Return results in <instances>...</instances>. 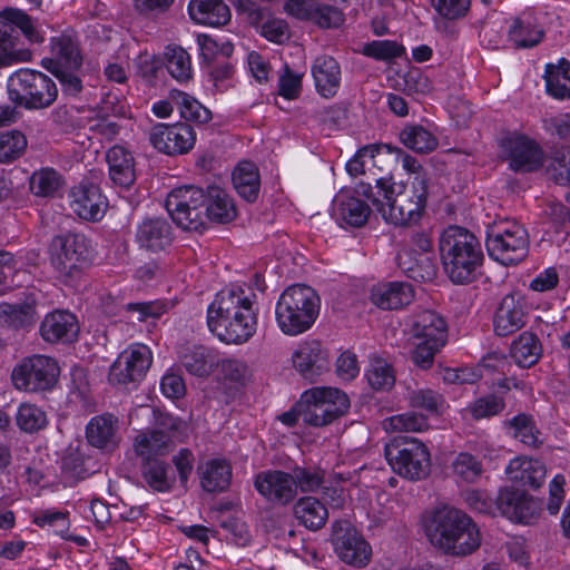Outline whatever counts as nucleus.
I'll return each instance as SVG.
<instances>
[{
    "label": "nucleus",
    "mask_w": 570,
    "mask_h": 570,
    "mask_svg": "<svg viewBox=\"0 0 570 570\" xmlns=\"http://www.w3.org/2000/svg\"><path fill=\"white\" fill-rule=\"evenodd\" d=\"M382 426L387 433L421 432L429 428V422L422 414L406 412L384 419Z\"/></svg>",
    "instance_id": "6e6d98bb"
},
{
    "label": "nucleus",
    "mask_w": 570,
    "mask_h": 570,
    "mask_svg": "<svg viewBox=\"0 0 570 570\" xmlns=\"http://www.w3.org/2000/svg\"><path fill=\"white\" fill-rule=\"evenodd\" d=\"M60 374L58 362L50 356L33 354L19 361L11 372L14 389L27 393L47 392L55 387Z\"/></svg>",
    "instance_id": "f8f14e48"
},
{
    "label": "nucleus",
    "mask_w": 570,
    "mask_h": 570,
    "mask_svg": "<svg viewBox=\"0 0 570 570\" xmlns=\"http://www.w3.org/2000/svg\"><path fill=\"white\" fill-rule=\"evenodd\" d=\"M507 474L510 480L520 485L537 490L546 481L547 468L539 460L517 458L509 463Z\"/></svg>",
    "instance_id": "c756f323"
},
{
    "label": "nucleus",
    "mask_w": 570,
    "mask_h": 570,
    "mask_svg": "<svg viewBox=\"0 0 570 570\" xmlns=\"http://www.w3.org/2000/svg\"><path fill=\"white\" fill-rule=\"evenodd\" d=\"M505 407V402L502 397L490 394L476 399L469 406V412L474 420L489 419L500 414Z\"/></svg>",
    "instance_id": "052dcab7"
},
{
    "label": "nucleus",
    "mask_w": 570,
    "mask_h": 570,
    "mask_svg": "<svg viewBox=\"0 0 570 570\" xmlns=\"http://www.w3.org/2000/svg\"><path fill=\"white\" fill-rule=\"evenodd\" d=\"M332 543L337 557L347 564L356 561V528L347 520L333 524Z\"/></svg>",
    "instance_id": "4c0bfd02"
},
{
    "label": "nucleus",
    "mask_w": 570,
    "mask_h": 570,
    "mask_svg": "<svg viewBox=\"0 0 570 570\" xmlns=\"http://www.w3.org/2000/svg\"><path fill=\"white\" fill-rule=\"evenodd\" d=\"M502 157L509 163L510 169L527 174L540 169L544 163L541 146L527 135L512 132L500 140Z\"/></svg>",
    "instance_id": "2eb2a0df"
},
{
    "label": "nucleus",
    "mask_w": 570,
    "mask_h": 570,
    "mask_svg": "<svg viewBox=\"0 0 570 570\" xmlns=\"http://www.w3.org/2000/svg\"><path fill=\"white\" fill-rule=\"evenodd\" d=\"M63 186L62 175L50 167L36 170L29 179L30 190L37 197H55Z\"/></svg>",
    "instance_id": "a18cd8bd"
},
{
    "label": "nucleus",
    "mask_w": 570,
    "mask_h": 570,
    "mask_svg": "<svg viewBox=\"0 0 570 570\" xmlns=\"http://www.w3.org/2000/svg\"><path fill=\"white\" fill-rule=\"evenodd\" d=\"M256 294L237 286L222 289L207 309L210 332L227 344L247 342L257 328Z\"/></svg>",
    "instance_id": "f257e3e1"
},
{
    "label": "nucleus",
    "mask_w": 570,
    "mask_h": 570,
    "mask_svg": "<svg viewBox=\"0 0 570 570\" xmlns=\"http://www.w3.org/2000/svg\"><path fill=\"white\" fill-rule=\"evenodd\" d=\"M174 448L171 435L164 430H149L139 433L134 440V450L142 460H155L166 455Z\"/></svg>",
    "instance_id": "72a5a7b5"
},
{
    "label": "nucleus",
    "mask_w": 570,
    "mask_h": 570,
    "mask_svg": "<svg viewBox=\"0 0 570 570\" xmlns=\"http://www.w3.org/2000/svg\"><path fill=\"white\" fill-rule=\"evenodd\" d=\"M412 332L414 337L433 343L434 346H444L448 340L446 322L434 311L419 313L413 322Z\"/></svg>",
    "instance_id": "7c9ffc66"
},
{
    "label": "nucleus",
    "mask_w": 570,
    "mask_h": 570,
    "mask_svg": "<svg viewBox=\"0 0 570 570\" xmlns=\"http://www.w3.org/2000/svg\"><path fill=\"white\" fill-rule=\"evenodd\" d=\"M47 70L82 67V55L75 37L61 33L51 39V58L43 61Z\"/></svg>",
    "instance_id": "a878e982"
},
{
    "label": "nucleus",
    "mask_w": 570,
    "mask_h": 570,
    "mask_svg": "<svg viewBox=\"0 0 570 570\" xmlns=\"http://www.w3.org/2000/svg\"><path fill=\"white\" fill-rule=\"evenodd\" d=\"M355 190L342 189L333 200L332 216L337 224L347 229L356 227Z\"/></svg>",
    "instance_id": "3c124183"
},
{
    "label": "nucleus",
    "mask_w": 570,
    "mask_h": 570,
    "mask_svg": "<svg viewBox=\"0 0 570 570\" xmlns=\"http://www.w3.org/2000/svg\"><path fill=\"white\" fill-rule=\"evenodd\" d=\"M439 252L444 273L456 285L473 283L481 275L484 254L476 236L451 225L440 235Z\"/></svg>",
    "instance_id": "7ed1b4c3"
},
{
    "label": "nucleus",
    "mask_w": 570,
    "mask_h": 570,
    "mask_svg": "<svg viewBox=\"0 0 570 570\" xmlns=\"http://www.w3.org/2000/svg\"><path fill=\"white\" fill-rule=\"evenodd\" d=\"M547 91L558 99H570V62L562 59L558 66L548 65L546 69Z\"/></svg>",
    "instance_id": "49530a36"
},
{
    "label": "nucleus",
    "mask_w": 570,
    "mask_h": 570,
    "mask_svg": "<svg viewBox=\"0 0 570 570\" xmlns=\"http://www.w3.org/2000/svg\"><path fill=\"white\" fill-rule=\"evenodd\" d=\"M37 322L36 306L32 303H1L0 326L10 330H28Z\"/></svg>",
    "instance_id": "e433bc0d"
},
{
    "label": "nucleus",
    "mask_w": 570,
    "mask_h": 570,
    "mask_svg": "<svg viewBox=\"0 0 570 570\" xmlns=\"http://www.w3.org/2000/svg\"><path fill=\"white\" fill-rule=\"evenodd\" d=\"M206 191L196 186L174 188L165 207L171 219L185 230L200 232L205 227Z\"/></svg>",
    "instance_id": "4468645a"
},
{
    "label": "nucleus",
    "mask_w": 570,
    "mask_h": 570,
    "mask_svg": "<svg viewBox=\"0 0 570 570\" xmlns=\"http://www.w3.org/2000/svg\"><path fill=\"white\" fill-rule=\"evenodd\" d=\"M79 333L77 317L68 311L47 314L40 324V335L48 343H70Z\"/></svg>",
    "instance_id": "393cba45"
},
{
    "label": "nucleus",
    "mask_w": 570,
    "mask_h": 570,
    "mask_svg": "<svg viewBox=\"0 0 570 570\" xmlns=\"http://www.w3.org/2000/svg\"><path fill=\"white\" fill-rule=\"evenodd\" d=\"M389 153L381 144L358 148V228L365 225L373 212H383L387 197Z\"/></svg>",
    "instance_id": "20e7f679"
},
{
    "label": "nucleus",
    "mask_w": 570,
    "mask_h": 570,
    "mask_svg": "<svg viewBox=\"0 0 570 570\" xmlns=\"http://www.w3.org/2000/svg\"><path fill=\"white\" fill-rule=\"evenodd\" d=\"M495 507L509 520L523 524L534 523L541 513L538 501L524 491L514 488L501 489L495 499Z\"/></svg>",
    "instance_id": "a211bd4d"
},
{
    "label": "nucleus",
    "mask_w": 570,
    "mask_h": 570,
    "mask_svg": "<svg viewBox=\"0 0 570 570\" xmlns=\"http://www.w3.org/2000/svg\"><path fill=\"white\" fill-rule=\"evenodd\" d=\"M70 208L81 219L88 222L100 220L107 209V198L100 188L94 184H81L69 193Z\"/></svg>",
    "instance_id": "412c9836"
},
{
    "label": "nucleus",
    "mask_w": 570,
    "mask_h": 570,
    "mask_svg": "<svg viewBox=\"0 0 570 570\" xmlns=\"http://www.w3.org/2000/svg\"><path fill=\"white\" fill-rule=\"evenodd\" d=\"M409 401L412 407L422 409L430 414H439L444 404L443 396L430 389L413 391Z\"/></svg>",
    "instance_id": "680f3d73"
},
{
    "label": "nucleus",
    "mask_w": 570,
    "mask_h": 570,
    "mask_svg": "<svg viewBox=\"0 0 570 570\" xmlns=\"http://www.w3.org/2000/svg\"><path fill=\"white\" fill-rule=\"evenodd\" d=\"M510 355L520 367H531L542 355L541 342L535 334L523 332L512 342Z\"/></svg>",
    "instance_id": "79ce46f5"
},
{
    "label": "nucleus",
    "mask_w": 570,
    "mask_h": 570,
    "mask_svg": "<svg viewBox=\"0 0 570 570\" xmlns=\"http://www.w3.org/2000/svg\"><path fill=\"white\" fill-rule=\"evenodd\" d=\"M86 440L92 448L112 453L121 442L119 419L111 413L91 417L86 425Z\"/></svg>",
    "instance_id": "aec40b11"
},
{
    "label": "nucleus",
    "mask_w": 570,
    "mask_h": 570,
    "mask_svg": "<svg viewBox=\"0 0 570 570\" xmlns=\"http://www.w3.org/2000/svg\"><path fill=\"white\" fill-rule=\"evenodd\" d=\"M295 480V491L317 492L326 483V470L317 464L295 465L292 469Z\"/></svg>",
    "instance_id": "8fccbe9b"
},
{
    "label": "nucleus",
    "mask_w": 570,
    "mask_h": 570,
    "mask_svg": "<svg viewBox=\"0 0 570 570\" xmlns=\"http://www.w3.org/2000/svg\"><path fill=\"white\" fill-rule=\"evenodd\" d=\"M27 138L19 130L0 132V163H12L27 149Z\"/></svg>",
    "instance_id": "bf43d9fd"
},
{
    "label": "nucleus",
    "mask_w": 570,
    "mask_h": 570,
    "mask_svg": "<svg viewBox=\"0 0 570 570\" xmlns=\"http://www.w3.org/2000/svg\"><path fill=\"white\" fill-rule=\"evenodd\" d=\"M166 68L173 78L184 82L191 78L193 69L188 52L181 47H167Z\"/></svg>",
    "instance_id": "4d7b16f0"
},
{
    "label": "nucleus",
    "mask_w": 570,
    "mask_h": 570,
    "mask_svg": "<svg viewBox=\"0 0 570 570\" xmlns=\"http://www.w3.org/2000/svg\"><path fill=\"white\" fill-rule=\"evenodd\" d=\"M233 185L238 195L248 203L258 198L261 178L258 168L250 161H243L233 171Z\"/></svg>",
    "instance_id": "ea45409f"
},
{
    "label": "nucleus",
    "mask_w": 570,
    "mask_h": 570,
    "mask_svg": "<svg viewBox=\"0 0 570 570\" xmlns=\"http://www.w3.org/2000/svg\"><path fill=\"white\" fill-rule=\"evenodd\" d=\"M362 52L377 60H389L402 57L404 47L391 40L372 41L363 47Z\"/></svg>",
    "instance_id": "0e129e2a"
},
{
    "label": "nucleus",
    "mask_w": 570,
    "mask_h": 570,
    "mask_svg": "<svg viewBox=\"0 0 570 570\" xmlns=\"http://www.w3.org/2000/svg\"><path fill=\"white\" fill-rule=\"evenodd\" d=\"M297 409L298 415L305 424L322 428L348 411L350 399L337 387L315 386L301 395Z\"/></svg>",
    "instance_id": "6e6552de"
},
{
    "label": "nucleus",
    "mask_w": 570,
    "mask_h": 570,
    "mask_svg": "<svg viewBox=\"0 0 570 570\" xmlns=\"http://www.w3.org/2000/svg\"><path fill=\"white\" fill-rule=\"evenodd\" d=\"M142 461L141 472L145 482L155 491H169L175 482L170 466L159 459Z\"/></svg>",
    "instance_id": "37998d69"
},
{
    "label": "nucleus",
    "mask_w": 570,
    "mask_h": 570,
    "mask_svg": "<svg viewBox=\"0 0 570 570\" xmlns=\"http://www.w3.org/2000/svg\"><path fill=\"white\" fill-rule=\"evenodd\" d=\"M200 485L208 493L226 491L232 482L233 469L224 459H212L198 466Z\"/></svg>",
    "instance_id": "2f4dec72"
},
{
    "label": "nucleus",
    "mask_w": 570,
    "mask_h": 570,
    "mask_svg": "<svg viewBox=\"0 0 570 570\" xmlns=\"http://www.w3.org/2000/svg\"><path fill=\"white\" fill-rule=\"evenodd\" d=\"M62 472L70 478L83 479L88 474L85 466V455L78 448L69 446L61 460Z\"/></svg>",
    "instance_id": "338daca9"
},
{
    "label": "nucleus",
    "mask_w": 570,
    "mask_h": 570,
    "mask_svg": "<svg viewBox=\"0 0 570 570\" xmlns=\"http://www.w3.org/2000/svg\"><path fill=\"white\" fill-rule=\"evenodd\" d=\"M188 13L196 23L210 27L225 26L230 20V10L223 0H190Z\"/></svg>",
    "instance_id": "473e14b6"
},
{
    "label": "nucleus",
    "mask_w": 570,
    "mask_h": 570,
    "mask_svg": "<svg viewBox=\"0 0 570 570\" xmlns=\"http://www.w3.org/2000/svg\"><path fill=\"white\" fill-rule=\"evenodd\" d=\"M294 514L299 523L312 531L322 529L328 519L326 507L314 497H304L297 500L294 505Z\"/></svg>",
    "instance_id": "a19ab883"
},
{
    "label": "nucleus",
    "mask_w": 570,
    "mask_h": 570,
    "mask_svg": "<svg viewBox=\"0 0 570 570\" xmlns=\"http://www.w3.org/2000/svg\"><path fill=\"white\" fill-rule=\"evenodd\" d=\"M392 470L410 481H419L430 473L431 455L428 446L414 438H394L384 448Z\"/></svg>",
    "instance_id": "9b49d317"
},
{
    "label": "nucleus",
    "mask_w": 570,
    "mask_h": 570,
    "mask_svg": "<svg viewBox=\"0 0 570 570\" xmlns=\"http://www.w3.org/2000/svg\"><path fill=\"white\" fill-rule=\"evenodd\" d=\"M170 96L185 120L202 125L212 119V111L188 94L173 90Z\"/></svg>",
    "instance_id": "09e8293b"
},
{
    "label": "nucleus",
    "mask_w": 570,
    "mask_h": 570,
    "mask_svg": "<svg viewBox=\"0 0 570 570\" xmlns=\"http://www.w3.org/2000/svg\"><path fill=\"white\" fill-rule=\"evenodd\" d=\"M451 469L456 479L466 483L478 482L484 472L482 462L469 452H460L452 461Z\"/></svg>",
    "instance_id": "5fc2aeb1"
},
{
    "label": "nucleus",
    "mask_w": 570,
    "mask_h": 570,
    "mask_svg": "<svg viewBox=\"0 0 570 570\" xmlns=\"http://www.w3.org/2000/svg\"><path fill=\"white\" fill-rule=\"evenodd\" d=\"M173 239L171 225L164 217L146 218L136 230V242L139 247L153 253L165 250L171 245Z\"/></svg>",
    "instance_id": "b1692460"
},
{
    "label": "nucleus",
    "mask_w": 570,
    "mask_h": 570,
    "mask_svg": "<svg viewBox=\"0 0 570 570\" xmlns=\"http://www.w3.org/2000/svg\"><path fill=\"white\" fill-rule=\"evenodd\" d=\"M306 19L313 20L322 28H337L342 24L344 17L337 8L320 4L311 9V14Z\"/></svg>",
    "instance_id": "69168bd1"
},
{
    "label": "nucleus",
    "mask_w": 570,
    "mask_h": 570,
    "mask_svg": "<svg viewBox=\"0 0 570 570\" xmlns=\"http://www.w3.org/2000/svg\"><path fill=\"white\" fill-rule=\"evenodd\" d=\"M9 99L28 110L50 107L58 97L55 81L43 72L32 69H19L7 82Z\"/></svg>",
    "instance_id": "0eeeda50"
},
{
    "label": "nucleus",
    "mask_w": 570,
    "mask_h": 570,
    "mask_svg": "<svg viewBox=\"0 0 570 570\" xmlns=\"http://www.w3.org/2000/svg\"><path fill=\"white\" fill-rule=\"evenodd\" d=\"M60 82L66 96L77 97L83 89L82 70L77 68H62L50 71Z\"/></svg>",
    "instance_id": "e2e57ef3"
},
{
    "label": "nucleus",
    "mask_w": 570,
    "mask_h": 570,
    "mask_svg": "<svg viewBox=\"0 0 570 570\" xmlns=\"http://www.w3.org/2000/svg\"><path fill=\"white\" fill-rule=\"evenodd\" d=\"M321 298L304 284L286 287L275 305V320L282 333L296 336L308 331L318 317Z\"/></svg>",
    "instance_id": "39448f33"
},
{
    "label": "nucleus",
    "mask_w": 570,
    "mask_h": 570,
    "mask_svg": "<svg viewBox=\"0 0 570 570\" xmlns=\"http://www.w3.org/2000/svg\"><path fill=\"white\" fill-rule=\"evenodd\" d=\"M365 377L373 390L389 391L395 384V373L391 364L384 358L373 355Z\"/></svg>",
    "instance_id": "603ef678"
},
{
    "label": "nucleus",
    "mask_w": 570,
    "mask_h": 570,
    "mask_svg": "<svg viewBox=\"0 0 570 570\" xmlns=\"http://www.w3.org/2000/svg\"><path fill=\"white\" fill-rule=\"evenodd\" d=\"M254 488L269 503L287 505L296 498L295 480L291 472L265 470L254 478Z\"/></svg>",
    "instance_id": "6ab92c4d"
},
{
    "label": "nucleus",
    "mask_w": 570,
    "mask_h": 570,
    "mask_svg": "<svg viewBox=\"0 0 570 570\" xmlns=\"http://www.w3.org/2000/svg\"><path fill=\"white\" fill-rule=\"evenodd\" d=\"M424 530L431 544L446 554L468 556L481 544L475 522L464 511L453 507L435 509L425 520Z\"/></svg>",
    "instance_id": "f03ea898"
},
{
    "label": "nucleus",
    "mask_w": 570,
    "mask_h": 570,
    "mask_svg": "<svg viewBox=\"0 0 570 570\" xmlns=\"http://www.w3.org/2000/svg\"><path fill=\"white\" fill-rule=\"evenodd\" d=\"M387 197L383 202V217L396 226L416 224L424 213L428 197V178L425 175L414 176L413 180L395 191L386 186Z\"/></svg>",
    "instance_id": "423d86ee"
},
{
    "label": "nucleus",
    "mask_w": 570,
    "mask_h": 570,
    "mask_svg": "<svg viewBox=\"0 0 570 570\" xmlns=\"http://www.w3.org/2000/svg\"><path fill=\"white\" fill-rule=\"evenodd\" d=\"M20 33L30 42L42 41V36L26 12L14 8L4 9L0 13V68L31 58L29 50L16 48Z\"/></svg>",
    "instance_id": "1a4fd4ad"
},
{
    "label": "nucleus",
    "mask_w": 570,
    "mask_h": 570,
    "mask_svg": "<svg viewBox=\"0 0 570 570\" xmlns=\"http://www.w3.org/2000/svg\"><path fill=\"white\" fill-rule=\"evenodd\" d=\"M180 363L188 373L204 377L219 365L220 358L214 350L200 345L187 348L180 355Z\"/></svg>",
    "instance_id": "c9c22d12"
},
{
    "label": "nucleus",
    "mask_w": 570,
    "mask_h": 570,
    "mask_svg": "<svg viewBox=\"0 0 570 570\" xmlns=\"http://www.w3.org/2000/svg\"><path fill=\"white\" fill-rule=\"evenodd\" d=\"M236 216L232 198L218 186H209L206 190L205 219L228 223Z\"/></svg>",
    "instance_id": "58836bf2"
},
{
    "label": "nucleus",
    "mask_w": 570,
    "mask_h": 570,
    "mask_svg": "<svg viewBox=\"0 0 570 570\" xmlns=\"http://www.w3.org/2000/svg\"><path fill=\"white\" fill-rule=\"evenodd\" d=\"M504 425L511 429L513 436L523 444L534 449L541 444L539 440L540 431L537 429L531 415L520 413L504 421Z\"/></svg>",
    "instance_id": "864d4df0"
},
{
    "label": "nucleus",
    "mask_w": 570,
    "mask_h": 570,
    "mask_svg": "<svg viewBox=\"0 0 570 570\" xmlns=\"http://www.w3.org/2000/svg\"><path fill=\"white\" fill-rule=\"evenodd\" d=\"M399 136L406 148L419 154L431 153L438 147V139L421 125H406Z\"/></svg>",
    "instance_id": "de8ad7c7"
},
{
    "label": "nucleus",
    "mask_w": 570,
    "mask_h": 570,
    "mask_svg": "<svg viewBox=\"0 0 570 570\" xmlns=\"http://www.w3.org/2000/svg\"><path fill=\"white\" fill-rule=\"evenodd\" d=\"M293 364L304 379L313 382L330 370V357L318 341H311L295 351Z\"/></svg>",
    "instance_id": "4be33fe9"
},
{
    "label": "nucleus",
    "mask_w": 570,
    "mask_h": 570,
    "mask_svg": "<svg viewBox=\"0 0 570 570\" xmlns=\"http://www.w3.org/2000/svg\"><path fill=\"white\" fill-rule=\"evenodd\" d=\"M485 245L490 257L502 265H517L529 254L527 229L517 224L495 225L488 229Z\"/></svg>",
    "instance_id": "ddd939ff"
},
{
    "label": "nucleus",
    "mask_w": 570,
    "mask_h": 570,
    "mask_svg": "<svg viewBox=\"0 0 570 570\" xmlns=\"http://www.w3.org/2000/svg\"><path fill=\"white\" fill-rule=\"evenodd\" d=\"M397 266L409 278L416 282L432 281L436 275V265L432 257L412 248H402L396 255Z\"/></svg>",
    "instance_id": "cd10ccee"
},
{
    "label": "nucleus",
    "mask_w": 570,
    "mask_h": 570,
    "mask_svg": "<svg viewBox=\"0 0 570 570\" xmlns=\"http://www.w3.org/2000/svg\"><path fill=\"white\" fill-rule=\"evenodd\" d=\"M18 428L26 433H36L46 428L48 420L46 413L35 404L22 403L16 414Z\"/></svg>",
    "instance_id": "13d9d810"
},
{
    "label": "nucleus",
    "mask_w": 570,
    "mask_h": 570,
    "mask_svg": "<svg viewBox=\"0 0 570 570\" xmlns=\"http://www.w3.org/2000/svg\"><path fill=\"white\" fill-rule=\"evenodd\" d=\"M432 8L444 19L464 17L470 9V0H430Z\"/></svg>",
    "instance_id": "774afa93"
},
{
    "label": "nucleus",
    "mask_w": 570,
    "mask_h": 570,
    "mask_svg": "<svg viewBox=\"0 0 570 570\" xmlns=\"http://www.w3.org/2000/svg\"><path fill=\"white\" fill-rule=\"evenodd\" d=\"M543 37V31L533 23L531 14L524 13L513 20L509 29V38L518 48L537 46Z\"/></svg>",
    "instance_id": "c03bdc74"
},
{
    "label": "nucleus",
    "mask_w": 570,
    "mask_h": 570,
    "mask_svg": "<svg viewBox=\"0 0 570 570\" xmlns=\"http://www.w3.org/2000/svg\"><path fill=\"white\" fill-rule=\"evenodd\" d=\"M527 323V311L523 298L508 294L500 302L493 318L494 332L499 336H508Z\"/></svg>",
    "instance_id": "5701e85b"
},
{
    "label": "nucleus",
    "mask_w": 570,
    "mask_h": 570,
    "mask_svg": "<svg viewBox=\"0 0 570 570\" xmlns=\"http://www.w3.org/2000/svg\"><path fill=\"white\" fill-rule=\"evenodd\" d=\"M150 144L166 155L187 154L195 145L196 135L187 122L157 124L149 132Z\"/></svg>",
    "instance_id": "f3484780"
},
{
    "label": "nucleus",
    "mask_w": 570,
    "mask_h": 570,
    "mask_svg": "<svg viewBox=\"0 0 570 570\" xmlns=\"http://www.w3.org/2000/svg\"><path fill=\"white\" fill-rule=\"evenodd\" d=\"M151 363L153 354L148 346L131 344L112 363L108 380L112 385L136 386L146 376Z\"/></svg>",
    "instance_id": "dca6fc26"
},
{
    "label": "nucleus",
    "mask_w": 570,
    "mask_h": 570,
    "mask_svg": "<svg viewBox=\"0 0 570 570\" xmlns=\"http://www.w3.org/2000/svg\"><path fill=\"white\" fill-rule=\"evenodd\" d=\"M317 91L323 97H333L340 86V66L328 56L318 57L312 68Z\"/></svg>",
    "instance_id": "f704fd0d"
},
{
    "label": "nucleus",
    "mask_w": 570,
    "mask_h": 570,
    "mask_svg": "<svg viewBox=\"0 0 570 570\" xmlns=\"http://www.w3.org/2000/svg\"><path fill=\"white\" fill-rule=\"evenodd\" d=\"M111 181L128 189L136 180L135 159L130 151L121 146L111 147L106 154Z\"/></svg>",
    "instance_id": "c85d7f7f"
},
{
    "label": "nucleus",
    "mask_w": 570,
    "mask_h": 570,
    "mask_svg": "<svg viewBox=\"0 0 570 570\" xmlns=\"http://www.w3.org/2000/svg\"><path fill=\"white\" fill-rule=\"evenodd\" d=\"M414 298L411 284L404 282H389L374 285L371 289L370 301L382 309H397L409 305Z\"/></svg>",
    "instance_id": "bb28decb"
},
{
    "label": "nucleus",
    "mask_w": 570,
    "mask_h": 570,
    "mask_svg": "<svg viewBox=\"0 0 570 570\" xmlns=\"http://www.w3.org/2000/svg\"><path fill=\"white\" fill-rule=\"evenodd\" d=\"M50 263L65 283L79 278L92 258V246L83 234L67 233L53 237Z\"/></svg>",
    "instance_id": "9d476101"
}]
</instances>
